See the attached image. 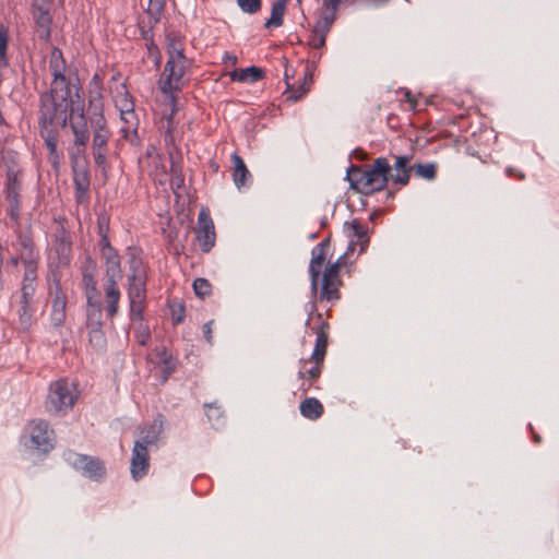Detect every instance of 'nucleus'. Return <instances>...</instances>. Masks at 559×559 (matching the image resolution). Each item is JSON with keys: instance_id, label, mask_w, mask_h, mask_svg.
Masks as SVG:
<instances>
[{"instance_id": "nucleus-1", "label": "nucleus", "mask_w": 559, "mask_h": 559, "mask_svg": "<svg viewBox=\"0 0 559 559\" xmlns=\"http://www.w3.org/2000/svg\"><path fill=\"white\" fill-rule=\"evenodd\" d=\"M41 120L66 127L69 122L74 140L73 145H86L90 140L85 103L81 94H74L69 100L41 106Z\"/></svg>"}, {"instance_id": "nucleus-2", "label": "nucleus", "mask_w": 559, "mask_h": 559, "mask_svg": "<svg viewBox=\"0 0 559 559\" xmlns=\"http://www.w3.org/2000/svg\"><path fill=\"white\" fill-rule=\"evenodd\" d=\"M168 60L158 81V87L169 105L174 106L176 93L183 83V74L188 67V60L183 55V45L177 38H167Z\"/></svg>"}, {"instance_id": "nucleus-3", "label": "nucleus", "mask_w": 559, "mask_h": 559, "mask_svg": "<svg viewBox=\"0 0 559 559\" xmlns=\"http://www.w3.org/2000/svg\"><path fill=\"white\" fill-rule=\"evenodd\" d=\"M67 69L62 51L53 47L49 55V71L52 75V81L49 93L41 96V106L62 103L73 98L74 94H80L81 88L76 84L71 83L67 76Z\"/></svg>"}, {"instance_id": "nucleus-4", "label": "nucleus", "mask_w": 559, "mask_h": 559, "mask_svg": "<svg viewBox=\"0 0 559 559\" xmlns=\"http://www.w3.org/2000/svg\"><path fill=\"white\" fill-rule=\"evenodd\" d=\"M129 269L127 290L130 319L132 322L142 321L146 300V270L142 259L135 254H131L129 258Z\"/></svg>"}, {"instance_id": "nucleus-5", "label": "nucleus", "mask_w": 559, "mask_h": 559, "mask_svg": "<svg viewBox=\"0 0 559 559\" xmlns=\"http://www.w3.org/2000/svg\"><path fill=\"white\" fill-rule=\"evenodd\" d=\"M163 430V419L155 418L150 425L141 429V438L135 440L131 459V475L138 480L141 479L148 468V445L157 442Z\"/></svg>"}, {"instance_id": "nucleus-6", "label": "nucleus", "mask_w": 559, "mask_h": 559, "mask_svg": "<svg viewBox=\"0 0 559 559\" xmlns=\"http://www.w3.org/2000/svg\"><path fill=\"white\" fill-rule=\"evenodd\" d=\"M92 115L90 118L93 129V156L98 166H104L107 160L108 141L110 131L103 114V104L98 99L91 100Z\"/></svg>"}, {"instance_id": "nucleus-7", "label": "nucleus", "mask_w": 559, "mask_h": 559, "mask_svg": "<svg viewBox=\"0 0 559 559\" xmlns=\"http://www.w3.org/2000/svg\"><path fill=\"white\" fill-rule=\"evenodd\" d=\"M79 399L76 384L68 379H59L49 386L46 409L50 414H66Z\"/></svg>"}, {"instance_id": "nucleus-8", "label": "nucleus", "mask_w": 559, "mask_h": 559, "mask_svg": "<svg viewBox=\"0 0 559 559\" xmlns=\"http://www.w3.org/2000/svg\"><path fill=\"white\" fill-rule=\"evenodd\" d=\"M391 170L386 158L379 157L373 162L370 168L359 173L356 185L360 191L366 194L380 191L385 187Z\"/></svg>"}, {"instance_id": "nucleus-9", "label": "nucleus", "mask_w": 559, "mask_h": 559, "mask_svg": "<svg viewBox=\"0 0 559 559\" xmlns=\"http://www.w3.org/2000/svg\"><path fill=\"white\" fill-rule=\"evenodd\" d=\"M25 432V444L31 449L46 453L53 448V430L46 420H32L26 426Z\"/></svg>"}, {"instance_id": "nucleus-10", "label": "nucleus", "mask_w": 559, "mask_h": 559, "mask_svg": "<svg viewBox=\"0 0 559 559\" xmlns=\"http://www.w3.org/2000/svg\"><path fill=\"white\" fill-rule=\"evenodd\" d=\"M345 253L341 255L334 263L329 264L322 275V285L320 290V299L328 301L337 300L338 295V271L344 264Z\"/></svg>"}, {"instance_id": "nucleus-11", "label": "nucleus", "mask_w": 559, "mask_h": 559, "mask_svg": "<svg viewBox=\"0 0 559 559\" xmlns=\"http://www.w3.org/2000/svg\"><path fill=\"white\" fill-rule=\"evenodd\" d=\"M197 239L203 252H209L215 243L214 223L206 209H201L198 216Z\"/></svg>"}, {"instance_id": "nucleus-12", "label": "nucleus", "mask_w": 559, "mask_h": 559, "mask_svg": "<svg viewBox=\"0 0 559 559\" xmlns=\"http://www.w3.org/2000/svg\"><path fill=\"white\" fill-rule=\"evenodd\" d=\"M330 247L329 239L322 240L320 243L313 247L311 251V260L309 264V273L311 278V293L318 294V284L321 275L322 266L326 258L328 249Z\"/></svg>"}, {"instance_id": "nucleus-13", "label": "nucleus", "mask_w": 559, "mask_h": 559, "mask_svg": "<svg viewBox=\"0 0 559 559\" xmlns=\"http://www.w3.org/2000/svg\"><path fill=\"white\" fill-rule=\"evenodd\" d=\"M5 199L9 204L8 214L13 222L17 223L20 219V181L14 169H9L7 174Z\"/></svg>"}, {"instance_id": "nucleus-14", "label": "nucleus", "mask_w": 559, "mask_h": 559, "mask_svg": "<svg viewBox=\"0 0 559 559\" xmlns=\"http://www.w3.org/2000/svg\"><path fill=\"white\" fill-rule=\"evenodd\" d=\"M344 230L349 239V245L345 255L353 252L358 245L360 246L359 253L365 252L369 243L368 228L362 226L357 219H353L352 222H346L344 224Z\"/></svg>"}, {"instance_id": "nucleus-15", "label": "nucleus", "mask_w": 559, "mask_h": 559, "mask_svg": "<svg viewBox=\"0 0 559 559\" xmlns=\"http://www.w3.org/2000/svg\"><path fill=\"white\" fill-rule=\"evenodd\" d=\"M112 97L116 107L120 111L121 119L128 123L129 127H133L135 120L134 104L131 95L127 91L126 85L121 84L118 86Z\"/></svg>"}, {"instance_id": "nucleus-16", "label": "nucleus", "mask_w": 559, "mask_h": 559, "mask_svg": "<svg viewBox=\"0 0 559 559\" xmlns=\"http://www.w3.org/2000/svg\"><path fill=\"white\" fill-rule=\"evenodd\" d=\"M73 466L83 472V474L92 479L98 480L105 475L103 463L87 455L74 454L71 461Z\"/></svg>"}, {"instance_id": "nucleus-17", "label": "nucleus", "mask_w": 559, "mask_h": 559, "mask_svg": "<svg viewBox=\"0 0 559 559\" xmlns=\"http://www.w3.org/2000/svg\"><path fill=\"white\" fill-rule=\"evenodd\" d=\"M164 7H165V0H150L148 1L146 14H147V19H148L147 24L150 26V29L142 31V35L145 40H150V44L147 45L150 52H152V50H157V47L152 41L151 29L160 20Z\"/></svg>"}, {"instance_id": "nucleus-18", "label": "nucleus", "mask_w": 559, "mask_h": 559, "mask_svg": "<svg viewBox=\"0 0 559 559\" xmlns=\"http://www.w3.org/2000/svg\"><path fill=\"white\" fill-rule=\"evenodd\" d=\"M15 250L24 266L38 265V254L34 250L33 240L26 235H19Z\"/></svg>"}, {"instance_id": "nucleus-19", "label": "nucleus", "mask_w": 559, "mask_h": 559, "mask_svg": "<svg viewBox=\"0 0 559 559\" xmlns=\"http://www.w3.org/2000/svg\"><path fill=\"white\" fill-rule=\"evenodd\" d=\"M285 80H286V84H287V99L288 100H293V102H297L299 99H301L307 93L308 91L310 90V85L312 83V80H313V69H311L310 67H306V71L304 73V79H302V83L297 87L295 88L294 86H292L289 84V75H288V69L286 68V71H285Z\"/></svg>"}, {"instance_id": "nucleus-20", "label": "nucleus", "mask_w": 559, "mask_h": 559, "mask_svg": "<svg viewBox=\"0 0 559 559\" xmlns=\"http://www.w3.org/2000/svg\"><path fill=\"white\" fill-rule=\"evenodd\" d=\"M105 310L109 318H114L118 313L119 300L121 293L118 287V283H105Z\"/></svg>"}, {"instance_id": "nucleus-21", "label": "nucleus", "mask_w": 559, "mask_h": 559, "mask_svg": "<svg viewBox=\"0 0 559 559\" xmlns=\"http://www.w3.org/2000/svg\"><path fill=\"white\" fill-rule=\"evenodd\" d=\"M336 11H337L336 8L326 5L325 0H323L322 1V14H321L320 19L317 21L316 25L313 26L312 32L326 37V35L330 32L332 24L335 20Z\"/></svg>"}, {"instance_id": "nucleus-22", "label": "nucleus", "mask_w": 559, "mask_h": 559, "mask_svg": "<svg viewBox=\"0 0 559 559\" xmlns=\"http://www.w3.org/2000/svg\"><path fill=\"white\" fill-rule=\"evenodd\" d=\"M411 156L402 155L399 156L394 164V174H390L393 182L406 186L409 181V174L414 167L408 166Z\"/></svg>"}, {"instance_id": "nucleus-23", "label": "nucleus", "mask_w": 559, "mask_h": 559, "mask_svg": "<svg viewBox=\"0 0 559 559\" xmlns=\"http://www.w3.org/2000/svg\"><path fill=\"white\" fill-rule=\"evenodd\" d=\"M40 126H41V130H40L41 136L45 139V143L48 147L50 156L53 157V163L57 164L58 163V160H57L58 159V155H57L58 133H57L56 128L58 126H56L55 123H51V122L45 123L41 119H40Z\"/></svg>"}, {"instance_id": "nucleus-24", "label": "nucleus", "mask_w": 559, "mask_h": 559, "mask_svg": "<svg viewBox=\"0 0 559 559\" xmlns=\"http://www.w3.org/2000/svg\"><path fill=\"white\" fill-rule=\"evenodd\" d=\"M231 160L234 164L233 179L236 187L238 189L247 187L251 180V175L247 169L242 158L237 154H233Z\"/></svg>"}, {"instance_id": "nucleus-25", "label": "nucleus", "mask_w": 559, "mask_h": 559, "mask_svg": "<svg viewBox=\"0 0 559 559\" xmlns=\"http://www.w3.org/2000/svg\"><path fill=\"white\" fill-rule=\"evenodd\" d=\"M288 1L289 0H275L272 3L271 16L264 24L266 28H275L283 25L284 14Z\"/></svg>"}, {"instance_id": "nucleus-26", "label": "nucleus", "mask_w": 559, "mask_h": 559, "mask_svg": "<svg viewBox=\"0 0 559 559\" xmlns=\"http://www.w3.org/2000/svg\"><path fill=\"white\" fill-rule=\"evenodd\" d=\"M325 328H328V324L322 322L320 329L317 331L316 346L312 352V360L316 364L323 361L326 352L328 334L325 332Z\"/></svg>"}, {"instance_id": "nucleus-27", "label": "nucleus", "mask_w": 559, "mask_h": 559, "mask_svg": "<svg viewBox=\"0 0 559 559\" xmlns=\"http://www.w3.org/2000/svg\"><path fill=\"white\" fill-rule=\"evenodd\" d=\"M300 414L308 419L316 420L323 414V405L316 397H308L300 403Z\"/></svg>"}, {"instance_id": "nucleus-28", "label": "nucleus", "mask_w": 559, "mask_h": 559, "mask_svg": "<svg viewBox=\"0 0 559 559\" xmlns=\"http://www.w3.org/2000/svg\"><path fill=\"white\" fill-rule=\"evenodd\" d=\"M230 78L236 82H257L263 78V71L257 67L246 69H236L230 73Z\"/></svg>"}, {"instance_id": "nucleus-29", "label": "nucleus", "mask_w": 559, "mask_h": 559, "mask_svg": "<svg viewBox=\"0 0 559 559\" xmlns=\"http://www.w3.org/2000/svg\"><path fill=\"white\" fill-rule=\"evenodd\" d=\"M66 297L59 285H56L55 297L52 300V319L56 323H61L64 319Z\"/></svg>"}, {"instance_id": "nucleus-30", "label": "nucleus", "mask_w": 559, "mask_h": 559, "mask_svg": "<svg viewBox=\"0 0 559 559\" xmlns=\"http://www.w3.org/2000/svg\"><path fill=\"white\" fill-rule=\"evenodd\" d=\"M34 20H35L36 24L39 27V31H38L39 32V37L44 38V39H48L49 36H50L49 25H50V22H51V17L49 15V12L39 8L34 13Z\"/></svg>"}, {"instance_id": "nucleus-31", "label": "nucleus", "mask_w": 559, "mask_h": 559, "mask_svg": "<svg viewBox=\"0 0 559 559\" xmlns=\"http://www.w3.org/2000/svg\"><path fill=\"white\" fill-rule=\"evenodd\" d=\"M106 270V282L105 283H118L122 278V269L120 259H109V261L105 262Z\"/></svg>"}, {"instance_id": "nucleus-32", "label": "nucleus", "mask_w": 559, "mask_h": 559, "mask_svg": "<svg viewBox=\"0 0 559 559\" xmlns=\"http://www.w3.org/2000/svg\"><path fill=\"white\" fill-rule=\"evenodd\" d=\"M19 324L22 330H28L32 325V319H33V309L32 304H20L19 310Z\"/></svg>"}, {"instance_id": "nucleus-33", "label": "nucleus", "mask_w": 559, "mask_h": 559, "mask_svg": "<svg viewBox=\"0 0 559 559\" xmlns=\"http://www.w3.org/2000/svg\"><path fill=\"white\" fill-rule=\"evenodd\" d=\"M74 185L76 191L81 195H83L87 191L90 181L85 169L79 170L76 167H74Z\"/></svg>"}, {"instance_id": "nucleus-34", "label": "nucleus", "mask_w": 559, "mask_h": 559, "mask_svg": "<svg viewBox=\"0 0 559 559\" xmlns=\"http://www.w3.org/2000/svg\"><path fill=\"white\" fill-rule=\"evenodd\" d=\"M102 308L99 300H95V305L91 310H87V326L92 328L102 326Z\"/></svg>"}, {"instance_id": "nucleus-35", "label": "nucleus", "mask_w": 559, "mask_h": 559, "mask_svg": "<svg viewBox=\"0 0 559 559\" xmlns=\"http://www.w3.org/2000/svg\"><path fill=\"white\" fill-rule=\"evenodd\" d=\"M414 169L418 177L427 180H432L436 177V165L432 163L417 164L414 166Z\"/></svg>"}, {"instance_id": "nucleus-36", "label": "nucleus", "mask_w": 559, "mask_h": 559, "mask_svg": "<svg viewBox=\"0 0 559 559\" xmlns=\"http://www.w3.org/2000/svg\"><path fill=\"white\" fill-rule=\"evenodd\" d=\"M90 343L99 350L105 347L106 340L102 326L92 328L90 330Z\"/></svg>"}, {"instance_id": "nucleus-37", "label": "nucleus", "mask_w": 559, "mask_h": 559, "mask_svg": "<svg viewBox=\"0 0 559 559\" xmlns=\"http://www.w3.org/2000/svg\"><path fill=\"white\" fill-rule=\"evenodd\" d=\"M37 267L38 265L24 266L22 285L37 286Z\"/></svg>"}, {"instance_id": "nucleus-38", "label": "nucleus", "mask_w": 559, "mask_h": 559, "mask_svg": "<svg viewBox=\"0 0 559 559\" xmlns=\"http://www.w3.org/2000/svg\"><path fill=\"white\" fill-rule=\"evenodd\" d=\"M193 290L199 297L207 296L211 293V284L205 278H197L193 282Z\"/></svg>"}, {"instance_id": "nucleus-39", "label": "nucleus", "mask_w": 559, "mask_h": 559, "mask_svg": "<svg viewBox=\"0 0 559 559\" xmlns=\"http://www.w3.org/2000/svg\"><path fill=\"white\" fill-rule=\"evenodd\" d=\"M237 4L249 14L257 13L261 9V0H237Z\"/></svg>"}, {"instance_id": "nucleus-40", "label": "nucleus", "mask_w": 559, "mask_h": 559, "mask_svg": "<svg viewBox=\"0 0 559 559\" xmlns=\"http://www.w3.org/2000/svg\"><path fill=\"white\" fill-rule=\"evenodd\" d=\"M36 287L34 285H21V296L19 304H27L33 301V297L36 293Z\"/></svg>"}, {"instance_id": "nucleus-41", "label": "nucleus", "mask_w": 559, "mask_h": 559, "mask_svg": "<svg viewBox=\"0 0 559 559\" xmlns=\"http://www.w3.org/2000/svg\"><path fill=\"white\" fill-rule=\"evenodd\" d=\"M151 337V332L147 325L140 323L135 331V338L140 345H146Z\"/></svg>"}, {"instance_id": "nucleus-42", "label": "nucleus", "mask_w": 559, "mask_h": 559, "mask_svg": "<svg viewBox=\"0 0 559 559\" xmlns=\"http://www.w3.org/2000/svg\"><path fill=\"white\" fill-rule=\"evenodd\" d=\"M325 36L312 32L309 38V45L314 49H320L325 45Z\"/></svg>"}, {"instance_id": "nucleus-43", "label": "nucleus", "mask_w": 559, "mask_h": 559, "mask_svg": "<svg viewBox=\"0 0 559 559\" xmlns=\"http://www.w3.org/2000/svg\"><path fill=\"white\" fill-rule=\"evenodd\" d=\"M83 284L85 286V293H97L96 288V281L94 280L93 275L91 274H84L83 275Z\"/></svg>"}, {"instance_id": "nucleus-44", "label": "nucleus", "mask_w": 559, "mask_h": 559, "mask_svg": "<svg viewBox=\"0 0 559 559\" xmlns=\"http://www.w3.org/2000/svg\"><path fill=\"white\" fill-rule=\"evenodd\" d=\"M205 407H206V416H207L209 420L213 421V420L219 419V417L222 416V412H221L219 407H217L213 404H206Z\"/></svg>"}, {"instance_id": "nucleus-45", "label": "nucleus", "mask_w": 559, "mask_h": 559, "mask_svg": "<svg viewBox=\"0 0 559 559\" xmlns=\"http://www.w3.org/2000/svg\"><path fill=\"white\" fill-rule=\"evenodd\" d=\"M86 145H73L71 151V158L73 163H78V159L84 156Z\"/></svg>"}, {"instance_id": "nucleus-46", "label": "nucleus", "mask_w": 559, "mask_h": 559, "mask_svg": "<svg viewBox=\"0 0 559 559\" xmlns=\"http://www.w3.org/2000/svg\"><path fill=\"white\" fill-rule=\"evenodd\" d=\"M306 373L308 374V377H309L310 379L314 380V379H317V378L319 377V374H320V368H319V366L317 365V366H313V367H311L310 369H308L306 372H304V371H301V370H300V371H299V373H298V376H299V378H301V379H302V378L305 377V374H306Z\"/></svg>"}, {"instance_id": "nucleus-47", "label": "nucleus", "mask_w": 559, "mask_h": 559, "mask_svg": "<svg viewBox=\"0 0 559 559\" xmlns=\"http://www.w3.org/2000/svg\"><path fill=\"white\" fill-rule=\"evenodd\" d=\"M212 323L213 321H207L206 323H204L202 330H203V335L205 337V340L207 341L209 344H212L213 343V336H212Z\"/></svg>"}, {"instance_id": "nucleus-48", "label": "nucleus", "mask_w": 559, "mask_h": 559, "mask_svg": "<svg viewBox=\"0 0 559 559\" xmlns=\"http://www.w3.org/2000/svg\"><path fill=\"white\" fill-rule=\"evenodd\" d=\"M102 257L104 258L105 262L109 261V259H120L117 251L111 247L109 249L102 250Z\"/></svg>"}, {"instance_id": "nucleus-49", "label": "nucleus", "mask_w": 559, "mask_h": 559, "mask_svg": "<svg viewBox=\"0 0 559 559\" xmlns=\"http://www.w3.org/2000/svg\"><path fill=\"white\" fill-rule=\"evenodd\" d=\"M183 320V308L180 306L178 309V313L176 311L173 312V321L174 323H180Z\"/></svg>"}, {"instance_id": "nucleus-50", "label": "nucleus", "mask_w": 559, "mask_h": 559, "mask_svg": "<svg viewBox=\"0 0 559 559\" xmlns=\"http://www.w3.org/2000/svg\"><path fill=\"white\" fill-rule=\"evenodd\" d=\"M97 296V293L96 294H93V293H86V298H87V310H91L93 308V306L95 305V300H98L96 298Z\"/></svg>"}, {"instance_id": "nucleus-51", "label": "nucleus", "mask_w": 559, "mask_h": 559, "mask_svg": "<svg viewBox=\"0 0 559 559\" xmlns=\"http://www.w3.org/2000/svg\"><path fill=\"white\" fill-rule=\"evenodd\" d=\"M99 245H100V251H102V250H105V249H109V248H111L110 242H109V239H108V237H107L105 234H104V235H102V238H100Z\"/></svg>"}, {"instance_id": "nucleus-52", "label": "nucleus", "mask_w": 559, "mask_h": 559, "mask_svg": "<svg viewBox=\"0 0 559 559\" xmlns=\"http://www.w3.org/2000/svg\"><path fill=\"white\" fill-rule=\"evenodd\" d=\"M344 0H325V4L338 9Z\"/></svg>"}, {"instance_id": "nucleus-53", "label": "nucleus", "mask_w": 559, "mask_h": 559, "mask_svg": "<svg viewBox=\"0 0 559 559\" xmlns=\"http://www.w3.org/2000/svg\"><path fill=\"white\" fill-rule=\"evenodd\" d=\"M224 60L226 62H230L231 64H235L237 62V57L234 56V55L226 53L225 57H224Z\"/></svg>"}, {"instance_id": "nucleus-54", "label": "nucleus", "mask_w": 559, "mask_h": 559, "mask_svg": "<svg viewBox=\"0 0 559 559\" xmlns=\"http://www.w3.org/2000/svg\"><path fill=\"white\" fill-rule=\"evenodd\" d=\"M19 262H21V260L19 253L16 252V255L11 259V263L13 265H17Z\"/></svg>"}, {"instance_id": "nucleus-55", "label": "nucleus", "mask_w": 559, "mask_h": 559, "mask_svg": "<svg viewBox=\"0 0 559 559\" xmlns=\"http://www.w3.org/2000/svg\"><path fill=\"white\" fill-rule=\"evenodd\" d=\"M163 361L165 362L166 368L169 370L168 372H170L173 370V367L169 366L170 365V360H168V358L165 357V358H163Z\"/></svg>"}, {"instance_id": "nucleus-56", "label": "nucleus", "mask_w": 559, "mask_h": 559, "mask_svg": "<svg viewBox=\"0 0 559 559\" xmlns=\"http://www.w3.org/2000/svg\"><path fill=\"white\" fill-rule=\"evenodd\" d=\"M406 97H407V100L414 105V99L411 98L409 92H406Z\"/></svg>"}, {"instance_id": "nucleus-57", "label": "nucleus", "mask_w": 559, "mask_h": 559, "mask_svg": "<svg viewBox=\"0 0 559 559\" xmlns=\"http://www.w3.org/2000/svg\"><path fill=\"white\" fill-rule=\"evenodd\" d=\"M311 384H309L308 386H305V383L301 384V389L304 392H307L309 390Z\"/></svg>"}, {"instance_id": "nucleus-58", "label": "nucleus", "mask_w": 559, "mask_h": 559, "mask_svg": "<svg viewBox=\"0 0 559 559\" xmlns=\"http://www.w3.org/2000/svg\"><path fill=\"white\" fill-rule=\"evenodd\" d=\"M535 441L537 442L539 440L538 436H534Z\"/></svg>"}, {"instance_id": "nucleus-59", "label": "nucleus", "mask_w": 559, "mask_h": 559, "mask_svg": "<svg viewBox=\"0 0 559 559\" xmlns=\"http://www.w3.org/2000/svg\"><path fill=\"white\" fill-rule=\"evenodd\" d=\"M297 2L300 4V3H301V0H297Z\"/></svg>"}]
</instances>
